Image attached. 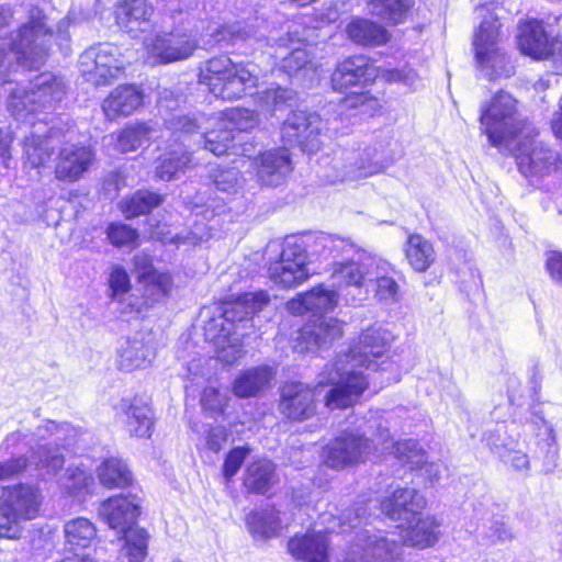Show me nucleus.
Segmentation results:
<instances>
[{"label": "nucleus", "mask_w": 562, "mask_h": 562, "mask_svg": "<svg viewBox=\"0 0 562 562\" xmlns=\"http://www.w3.org/2000/svg\"><path fill=\"white\" fill-rule=\"evenodd\" d=\"M392 341L393 336L386 328L381 325L370 326L360 334L348 353L339 356L335 363L326 367L318 384L331 385L325 397L328 408L353 405L368 387L367 378L356 370L357 367L372 371L391 367L387 353Z\"/></svg>", "instance_id": "obj_1"}, {"label": "nucleus", "mask_w": 562, "mask_h": 562, "mask_svg": "<svg viewBox=\"0 0 562 562\" xmlns=\"http://www.w3.org/2000/svg\"><path fill=\"white\" fill-rule=\"evenodd\" d=\"M69 19L61 20L57 31L48 25L47 15L38 8H32L25 22L10 34L9 42L0 41V76L5 79L14 61L23 68H37L48 57L53 42L59 45L69 40L66 29Z\"/></svg>", "instance_id": "obj_2"}, {"label": "nucleus", "mask_w": 562, "mask_h": 562, "mask_svg": "<svg viewBox=\"0 0 562 562\" xmlns=\"http://www.w3.org/2000/svg\"><path fill=\"white\" fill-rule=\"evenodd\" d=\"M200 82L217 98H241L257 83V76L241 64H235L226 55L213 57L200 68Z\"/></svg>", "instance_id": "obj_3"}, {"label": "nucleus", "mask_w": 562, "mask_h": 562, "mask_svg": "<svg viewBox=\"0 0 562 562\" xmlns=\"http://www.w3.org/2000/svg\"><path fill=\"white\" fill-rule=\"evenodd\" d=\"M42 504V494L33 485L19 483L0 487V537L20 539L22 522L34 519Z\"/></svg>", "instance_id": "obj_4"}, {"label": "nucleus", "mask_w": 562, "mask_h": 562, "mask_svg": "<svg viewBox=\"0 0 562 562\" xmlns=\"http://www.w3.org/2000/svg\"><path fill=\"white\" fill-rule=\"evenodd\" d=\"M381 76L389 82H402L416 88L419 78L413 69H381L375 67L364 55L351 56L339 63L331 75L333 88L347 91L353 87H363Z\"/></svg>", "instance_id": "obj_5"}, {"label": "nucleus", "mask_w": 562, "mask_h": 562, "mask_svg": "<svg viewBox=\"0 0 562 562\" xmlns=\"http://www.w3.org/2000/svg\"><path fill=\"white\" fill-rule=\"evenodd\" d=\"M481 125L493 146H505L530 127L519 119L517 101L505 92L496 94L491 104L482 109Z\"/></svg>", "instance_id": "obj_6"}, {"label": "nucleus", "mask_w": 562, "mask_h": 562, "mask_svg": "<svg viewBox=\"0 0 562 562\" xmlns=\"http://www.w3.org/2000/svg\"><path fill=\"white\" fill-rule=\"evenodd\" d=\"M499 24L493 16L484 19L474 36L477 65L487 79L509 78L515 67L508 56L497 47Z\"/></svg>", "instance_id": "obj_7"}, {"label": "nucleus", "mask_w": 562, "mask_h": 562, "mask_svg": "<svg viewBox=\"0 0 562 562\" xmlns=\"http://www.w3.org/2000/svg\"><path fill=\"white\" fill-rule=\"evenodd\" d=\"M144 47L157 64H171L189 59L199 48L196 34L183 26L145 37Z\"/></svg>", "instance_id": "obj_8"}, {"label": "nucleus", "mask_w": 562, "mask_h": 562, "mask_svg": "<svg viewBox=\"0 0 562 562\" xmlns=\"http://www.w3.org/2000/svg\"><path fill=\"white\" fill-rule=\"evenodd\" d=\"M383 164L371 147L340 148L331 159V181H357L383 170Z\"/></svg>", "instance_id": "obj_9"}, {"label": "nucleus", "mask_w": 562, "mask_h": 562, "mask_svg": "<svg viewBox=\"0 0 562 562\" xmlns=\"http://www.w3.org/2000/svg\"><path fill=\"white\" fill-rule=\"evenodd\" d=\"M124 68L119 48L111 44L93 46L85 50L79 58V70L83 78L95 85H108L119 78Z\"/></svg>", "instance_id": "obj_10"}, {"label": "nucleus", "mask_w": 562, "mask_h": 562, "mask_svg": "<svg viewBox=\"0 0 562 562\" xmlns=\"http://www.w3.org/2000/svg\"><path fill=\"white\" fill-rule=\"evenodd\" d=\"M64 93V81L50 72H44L36 76L27 88L13 91L10 106L18 115H21L23 111L31 113L36 111V104L46 106L54 101H59Z\"/></svg>", "instance_id": "obj_11"}, {"label": "nucleus", "mask_w": 562, "mask_h": 562, "mask_svg": "<svg viewBox=\"0 0 562 562\" xmlns=\"http://www.w3.org/2000/svg\"><path fill=\"white\" fill-rule=\"evenodd\" d=\"M535 128L528 127L524 133L505 146L514 150L519 171L526 176H539L549 171L555 160L550 148L533 139Z\"/></svg>", "instance_id": "obj_12"}, {"label": "nucleus", "mask_w": 562, "mask_h": 562, "mask_svg": "<svg viewBox=\"0 0 562 562\" xmlns=\"http://www.w3.org/2000/svg\"><path fill=\"white\" fill-rule=\"evenodd\" d=\"M324 122L316 113L293 111L283 122L281 136L285 144L303 151L315 153L322 145Z\"/></svg>", "instance_id": "obj_13"}, {"label": "nucleus", "mask_w": 562, "mask_h": 562, "mask_svg": "<svg viewBox=\"0 0 562 562\" xmlns=\"http://www.w3.org/2000/svg\"><path fill=\"white\" fill-rule=\"evenodd\" d=\"M270 280L282 288H294L308 278L307 254L302 245L286 240L280 259L269 267Z\"/></svg>", "instance_id": "obj_14"}, {"label": "nucleus", "mask_w": 562, "mask_h": 562, "mask_svg": "<svg viewBox=\"0 0 562 562\" xmlns=\"http://www.w3.org/2000/svg\"><path fill=\"white\" fill-rule=\"evenodd\" d=\"M372 450L369 439L355 432H342L324 449L327 467L342 470L364 462Z\"/></svg>", "instance_id": "obj_15"}, {"label": "nucleus", "mask_w": 562, "mask_h": 562, "mask_svg": "<svg viewBox=\"0 0 562 562\" xmlns=\"http://www.w3.org/2000/svg\"><path fill=\"white\" fill-rule=\"evenodd\" d=\"M400 555L401 546L394 539L369 536L367 530H358L348 559L351 562H393Z\"/></svg>", "instance_id": "obj_16"}, {"label": "nucleus", "mask_w": 562, "mask_h": 562, "mask_svg": "<svg viewBox=\"0 0 562 562\" xmlns=\"http://www.w3.org/2000/svg\"><path fill=\"white\" fill-rule=\"evenodd\" d=\"M274 43L277 46L274 57L280 61V69L289 77L300 75L305 77L308 72L315 71L304 41L288 33L285 36L274 40Z\"/></svg>", "instance_id": "obj_17"}, {"label": "nucleus", "mask_w": 562, "mask_h": 562, "mask_svg": "<svg viewBox=\"0 0 562 562\" xmlns=\"http://www.w3.org/2000/svg\"><path fill=\"white\" fill-rule=\"evenodd\" d=\"M378 258L374 256H361L359 260L336 262L333 266L331 279L339 288H355L359 300L368 294L367 282L371 281L373 269Z\"/></svg>", "instance_id": "obj_18"}, {"label": "nucleus", "mask_w": 562, "mask_h": 562, "mask_svg": "<svg viewBox=\"0 0 562 562\" xmlns=\"http://www.w3.org/2000/svg\"><path fill=\"white\" fill-rule=\"evenodd\" d=\"M95 156L89 146L65 144L55 165L57 180L74 183L80 180L94 162Z\"/></svg>", "instance_id": "obj_19"}, {"label": "nucleus", "mask_w": 562, "mask_h": 562, "mask_svg": "<svg viewBox=\"0 0 562 562\" xmlns=\"http://www.w3.org/2000/svg\"><path fill=\"white\" fill-rule=\"evenodd\" d=\"M279 411L293 422L311 418L316 412L313 391L301 382L286 383L281 390Z\"/></svg>", "instance_id": "obj_20"}, {"label": "nucleus", "mask_w": 562, "mask_h": 562, "mask_svg": "<svg viewBox=\"0 0 562 562\" xmlns=\"http://www.w3.org/2000/svg\"><path fill=\"white\" fill-rule=\"evenodd\" d=\"M425 498L413 488H397L381 502V510L397 527L412 524L425 507Z\"/></svg>", "instance_id": "obj_21"}, {"label": "nucleus", "mask_w": 562, "mask_h": 562, "mask_svg": "<svg viewBox=\"0 0 562 562\" xmlns=\"http://www.w3.org/2000/svg\"><path fill=\"white\" fill-rule=\"evenodd\" d=\"M122 370L132 371L148 367L155 358L154 337L150 331H138L127 337L117 350Z\"/></svg>", "instance_id": "obj_22"}, {"label": "nucleus", "mask_w": 562, "mask_h": 562, "mask_svg": "<svg viewBox=\"0 0 562 562\" xmlns=\"http://www.w3.org/2000/svg\"><path fill=\"white\" fill-rule=\"evenodd\" d=\"M257 180L268 187H278L292 172L293 167L286 149H271L260 154L255 160Z\"/></svg>", "instance_id": "obj_23"}, {"label": "nucleus", "mask_w": 562, "mask_h": 562, "mask_svg": "<svg viewBox=\"0 0 562 562\" xmlns=\"http://www.w3.org/2000/svg\"><path fill=\"white\" fill-rule=\"evenodd\" d=\"M98 514L110 528L121 532L134 525L139 515V505L134 497L116 495L102 502Z\"/></svg>", "instance_id": "obj_24"}, {"label": "nucleus", "mask_w": 562, "mask_h": 562, "mask_svg": "<svg viewBox=\"0 0 562 562\" xmlns=\"http://www.w3.org/2000/svg\"><path fill=\"white\" fill-rule=\"evenodd\" d=\"M154 8L147 0H122L116 9V24L136 37L150 29Z\"/></svg>", "instance_id": "obj_25"}, {"label": "nucleus", "mask_w": 562, "mask_h": 562, "mask_svg": "<svg viewBox=\"0 0 562 562\" xmlns=\"http://www.w3.org/2000/svg\"><path fill=\"white\" fill-rule=\"evenodd\" d=\"M144 94L134 85H121L113 89L102 103V110L108 119L128 116L142 104Z\"/></svg>", "instance_id": "obj_26"}, {"label": "nucleus", "mask_w": 562, "mask_h": 562, "mask_svg": "<svg viewBox=\"0 0 562 562\" xmlns=\"http://www.w3.org/2000/svg\"><path fill=\"white\" fill-rule=\"evenodd\" d=\"M290 554L303 562H329V541L325 533L295 536L288 543Z\"/></svg>", "instance_id": "obj_27"}, {"label": "nucleus", "mask_w": 562, "mask_h": 562, "mask_svg": "<svg viewBox=\"0 0 562 562\" xmlns=\"http://www.w3.org/2000/svg\"><path fill=\"white\" fill-rule=\"evenodd\" d=\"M206 338L214 340L220 361L233 364L244 355V348L236 331L232 334V327H225L223 323L211 321L206 327Z\"/></svg>", "instance_id": "obj_28"}, {"label": "nucleus", "mask_w": 562, "mask_h": 562, "mask_svg": "<svg viewBox=\"0 0 562 562\" xmlns=\"http://www.w3.org/2000/svg\"><path fill=\"white\" fill-rule=\"evenodd\" d=\"M269 303L270 296L263 290L244 293L233 302L225 304L222 319L231 325L249 319L256 313L265 310Z\"/></svg>", "instance_id": "obj_29"}, {"label": "nucleus", "mask_w": 562, "mask_h": 562, "mask_svg": "<svg viewBox=\"0 0 562 562\" xmlns=\"http://www.w3.org/2000/svg\"><path fill=\"white\" fill-rule=\"evenodd\" d=\"M518 46L522 54L535 59L547 58L551 53V43L539 21H528L519 26Z\"/></svg>", "instance_id": "obj_30"}, {"label": "nucleus", "mask_w": 562, "mask_h": 562, "mask_svg": "<svg viewBox=\"0 0 562 562\" xmlns=\"http://www.w3.org/2000/svg\"><path fill=\"white\" fill-rule=\"evenodd\" d=\"M274 378L269 366H259L243 371L233 382L232 392L239 398H249L266 391Z\"/></svg>", "instance_id": "obj_31"}, {"label": "nucleus", "mask_w": 562, "mask_h": 562, "mask_svg": "<svg viewBox=\"0 0 562 562\" xmlns=\"http://www.w3.org/2000/svg\"><path fill=\"white\" fill-rule=\"evenodd\" d=\"M133 262L139 282L145 285L146 292L153 295L154 300L165 297L170 292L172 284L170 276L155 270L149 256L138 254Z\"/></svg>", "instance_id": "obj_32"}, {"label": "nucleus", "mask_w": 562, "mask_h": 562, "mask_svg": "<svg viewBox=\"0 0 562 562\" xmlns=\"http://www.w3.org/2000/svg\"><path fill=\"white\" fill-rule=\"evenodd\" d=\"M342 323L334 317L319 316L307 323L301 331V338L307 349L323 347L341 337Z\"/></svg>", "instance_id": "obj_33"}, {"label": "nucleus", "mask_w": 562, "mask_h": 562, "mask_svg": "<svg viewBox=\"0 0 562 562\" xmlns=\"http://www.w3.org/2000/svg\"><path fill=\"white\" fill-rule=\"evenodd\" d=\"M401 538L405 546L425 549L439 539V522L432 517H418L412 524H404Z\"/></svg>", "instance_id": "obj_34"}, {"label": "nucleus", "mask_w": 562, "mask_h": 562, "mask_svg": "<svg viewBox=\"0 0 562 562\" xmlns=\"http://www.w3.org/2000/svg\"><path fill=\"white\" fill-rule=\"evenodd\" d=\"M65 551L80 552L92 546L97 539V528L85 517H77L64 526Z\"/></svg>", "instance_id": "obj_35"}, {"label": "nucleus", "mask_w": 562, "mask_h": 562, "mask_svg": "<svg viewBox=\"0 0 562 562\" xmlns=\"http://www.w3.org/2000/svg\"><path fill=\"white\" fill-rule=\"evenodd\" d=\"M348 37L357 45L380 46L389 41L387 31L368 19H352L346 26Z\"/></svg>", "instance_id": "obj_36"}, {"label": "nucleus", "mask_w": 562, "mask_h": 562, "mask_svg": "<svg viewBox=\"0 0 562 562\" xmlns=\"http://www.w3.org/2000/svg\"><path fill=\"white\" fill-rule=\"evenodd\" d=\"M159 136L160 133L156 123L136 122L120 132L116 146L123 153L133 151Z\"/></svg>", "instance_id": "obj_37"}, {"label": "nucleus", "mask_w": 562, "mask_h": 562, "mask_svg": "<svg viewBox=\"0 0 562 562\" xmlns=\"http://www.w3.org/2000/svg\"><path fill=\"white\" fill-rule=\"evenodd\" d=\"M121 408L126 416V427L131 435L136 437H149L153 427L151 409L140 400H123Z\"/></svg>", "instance_id": "obj_38"}, {"label": "nucleus", "mask_w": 562, "mask_h": 562, "mask_svg": "<svg viewBox=\"0 0 562 562\" xmlns=\"http://www.w3.org/2000/svg\"><path fill=\"white\" fill-rule=\"evenodd\" d=\"M392 270L387 261L378 258L371 277V281L375 282L374 296L378 301L385 304L395 303L401 297L400 285L393 277L390 276Z\"/></svg>", "instance_id": "obj_39"}, {"label": "nucleus", "mask_w": 562, "mask_h": 562, "mask_svg": "<svg viewBox=\"0 0 562 562\" xmlns=\"http://www.w3.org/2000/svg\"><path fill=\"white\" fill-rule=\"evenodd\" d=\"M55 148L53 137L32 133L23 140V159L32 168L45 166Z\"/></svg>", "instance_id": "obj_40"}, {"label": "nucleus", "mask_w": 562, "mask_h": 562, "mask_svg": "<svg viewBox=\"0 0 562 562\" xmlns=\"http://www.w3.org/2000/svg\"><path fill=\"white\" fill-rule=\"evenodd\" d=\"M276 481L274 465L269 460L262 459L247 467L244 485L249 492L265 494Z\"/></svg>", "instance_id": "obj_41"}, {"label": "nucleus", "mask_w": 562, "mask_h": 562, "mask_svg": "<svg viewBox=\"0 0 562 562\" xmlns=\"http://www.w3.org/2000/svg\"><path fill=\"white\" fill-rule=\"evenodd\" d=\"M405 257L417 272L427 271L436 259L432 245L418 234L411 235L405 245Z\"/></svg>", "instance_id": "obj_42"}, {"label": "nucleus", "mask_w": 562, "mask_h": 562, "mask_svg": "<svg viewBox=\"0 0 562 562\" xmlns=\"http://www.w3.org/2000/svg\"><path fill=\"white\" fill-rule=\"evenodd\" d=\"M376 440L382 446L383 451H389L398 460L412 464V468L419 467L423 461L424 454L414 440L394 442L386 428L379 430Z\"/></svg>", "instance_id": "obj_43"}, {"label": "nucleus", "mask_w": 562, "mask_h": 562, "mask_svg": "<svg viewBox=\"0 0 562 562\" xmlns=\"http://www.w3.org/2000/svg\"><path fill=\"white\" fill-rule=\"evenodd\" d=\"M203 131L204 146L216 156L225 154L233 144L234 134L221 116L210 117Z\"/></svg>", "instance_id": "obj_44"}, {"label": "nucleus", "mask_w": 562, "mask_h": 562, "mask_svg": "<svg viewBox=\"0 0 562 562\" xmlns=\"http://www.w3.org/2000/svg\"><path fill=\"white\" fill-rule=\"evenodd\" d=\"M247 525L254 537L267 539L279 533L282 521L279 517V512L274 508H263L250 513L247 518Z\"/></svg>", "instance_id": "obj_45"}, {"label": "nucleus", "mask_w": 562, "mask_h": 562, "mask_svg": "<svg viewBox=\"0 0 562 562\" xmlns=\"http://www.w3.org/2000/svg\"><path fill=\"white\" fill-rule=\"evenodd\" d=\"M124 533V546L120 552L121 562H144L147 555L148 533L138 527H128Z\"/></svg>", "instance_id": "obj_46"}, {"label": "nucleus", "mask_w": 562, "mask_h": 562, "mask_svg": "<svg viewBox=\"0 0 562 562\" xmlns=\"http://www.w3.org/2000/svg\"><path fill=\"white\" fill-rule=\"evenodd\" d=\"M191 162L190 155L182 149H175L161 155L155 168V176L162 181L178 179Z\"/></svg>", "instance_id": "obj_47"}, {"label": "nucleus", "mask_w": 562, "mask_h": 562, "mask_svg": "<svg viewBox=\"0 0 562 562\" xmlns=\"http://www.w3.org/2000/svg\"><path fill=\"white\" fill-rule=\"evenodd\" d=\"M98 477L106 488H122L132 482V474L127 465L116 458L108 459L100 464Z\"/></svg>", "instance_id": "obj_48"}, {"label": "nucleus", "mask_w": 562, "mask_h": 562, "mask_svg": "<svg viewBox=\"0 0 562 562\" xmlns=\"http://www.w3.org/2000/svg\"><path fill=\"white\" fill-rule=\"evenodd\" d=\"M164 202V196L145 190H139L121 202V211L126 218H133L149 213Z\"/></svg>", "instance_id": "obj_49"}, {"label": "nucleus", "mask_w": 562, "mask_h": 562, "mask_svg": "<svg viewBox=\"0 0 562 562\" xmlns=\"http://www.w3.org/2000/svg\"><path fill=\"white\" fill-rule=\"evenodd\" d=\"M411 4V0H370L369 10L389 23L398 24L404 20Z\"/></svg>", "instance_id": "obj_50"}, {"label": "nucleus", "mask_w": 562, "mask_h": 562, "mask_svg": "<svg viewBox=\"0 0 562 562\" xmlns=\"http://www.w3.org/2000/svg\"><path fill=\"white\" fill-rule=\"evenodd\" d=\"M251 36L252 29L245 26L240 22L220 25L215 27L211 33L212 44L220 45L222 47L235 45L239 42L250 38ZM206 44H211V41H207Z\"/></svg>", "instance_id": "obj_51"}, {"label": "nucleus", "mask_w": 562, "mask_h": 562, "mask_svg": "<svg viewBox=\"0 0 562 562\" xmlns=\"http://www.w3.org/2000/svg\"><path fill=\"white\" fill-rule=\"evenodd\" d=\"M293 99V90L282 87H271L259 93L261 108L270 113L282 110Z\"/></svg>", "instance_id": "obj_52"}, {"label": "nucleus", "mask_w": 562, "mask_h": 562, "mask_svg": "<svg viewBox=\"0 0 562 562\" xmlns=\"http://www.w3.org/2000/svg\"><path fill=\"white\" fill-rule=\"evenodd\" d=\"M223 122L227 124V127L233 132L237 131H249L255 128L258 123V115L248 109H231L221 116Z\"/></svg>", "instance_id": "obj_53"}, {"label": "nucleus", "mask_w": 562, "mask_h": 562, "mask_svg": "<svg viewBox=\"0 0 562 562\" xmlns=\"http://www.w3.org/2000/svg\"><path fill=\"white\" fill-rule=\"evenodd\" d=\"M211 178L216 188L224 192H236L244 181L237 167H218L213 169Z\"/></svg>", "instance_id": "obj_54"}, {"label": "nucleus", "mask_w": 562, "mask_h": 562, "mask_svg": "<svg viewBox=\"0 0 562 562\" xmlns=\"http://www.w3.org/2000/svg\"><path fill=\"white\" fill-rule=\"evenodd\" d=\"M166 124L175 132L192 134L204 131L206 124H211V120L203 115H172L170 119H166Z\"/></svg>", "instance_id": "obj_55"}, {"label": "nucleus", "mask_w": 562, "mask_h": 562, "mask_svg": "<svg viewBox=\"0 0 562 562\" xmlns=\"http://www.w3.org/2000/svg\"><path fill=\"white\" fill-rule=\"evenodd\" d=\"M305 300L310 311L322 312L334 308L338 302V295L335 291L321 285L306 292Z\"/></svg>", "instance_id": "obj_56"}, {"label": "nucleus", "mask_w": 562, "mask_h": 562, "mask_svg": "<svg viewBox=\"0 0 562 562\" xmlns=\"http://www.w3.org/2000/svg\"><path fill=\"white\" fill-rule=\"evenodd\" d=\"M37 470H44L46 475H56L64 467L65 460L58 451L41 447L38 452L32 456Z\"/></svg>", "instance_id": "obj_57"}, {"label": "nucleus", "mask_w": 562, "mask_h": 562, "mask_svg": "<svg viewBox=\"0 0 562 562\" xmlns=\"http://www.w3.org/2000/svg\"><path fill=\"white\" fill-rule=\"evenodd\" d=\"M108 238L115 247L137 246V231L122 223H112L106 229Z\"/></svg>", "instance_id": "obj_58"}, {"label": "nucleus", "mask_w": 562, "mask_h": 562, "mask_svg": "<svg viewBox=\"0 0 562 562\" xmlns=\"http://www.w3.org/2000/svg\"><path fill=\"white\" fill-rule=\"evenodd\" d=\"M92 482V476L81 468L67 469L60 480V487L69 494H75L86 488Z\"/></svg>", "instance_id": "obj_59"}, {"label": "nucleus", "mask_w": 562, "mask_h": 562, "mask_svg": "<svg viewBox=\"0 0 562 562\" xmlns=\"http://www.w3.org/2000/svg\"><path fill=\"white\" fill-rule=\"evenodd\" d=\"M29 465L25 456L12 457L7 460H0V482L12 480L22 474Z\"/></svg>", "instance_id": "obj_60"}, {"label": "nucleus", "mask_w": 562, "mask_h": 562, "mask_svg": "<svg viewBox=\"0 0 562 562\" xmlns=\"http://www.w3.org/2000/svg\"><path fill=\"white\" fill-rule=\"evenodd\" d=\"M484 538L490 544L504 543L514 539L512 528L502 520L492 521L484 533Z\"/></svg>", "instance_id": "obj_61"}, {"label": "nucleus", "mask_w": 562, "mask_h": 562, "mask_svg": "<svg viewBox=\"0 0 562 562\" xmlns=\"http://www.w3.org/2000/svg\"><path fill=\"white\" fill-rule=\"evenodd\" d=\"M227 397L226 395L221 394V392L213 386H207L204 389L201 404L202 407L211 413H221L226 406Z\"/></svg>", "instance_id": "obj_62"}, {"label": "nucleus", "mask_w": 562, "mask_h": 562, "mask_svg": "<svg viewBox=\"0 0 562 562\" xmlns=\"http://www.w3.org/2000/svg\"><path fill=\"white\" fill-rule=\"evenodd\" d=\"M247 453L248 449L238 447L227 454L223 465V474L226 480H231L238 472Z\"/></svg>", "instance_id": "obj_63"}, {"label": "nucleus", "mask_w": 562, "mask_h": 562, "mask_svg": "<svg viewBox=\"0 0 562 562\" xmlns=\"http://www.w3.org/2000/svg\"><path fill=\"white\" fill-rule=\"evenodd\" d=\"M546 267L551 279L554 282L562 284V254L557 251L548 254Z\"/></svg>", "instance_id": "obj_64"}]
</instances>
